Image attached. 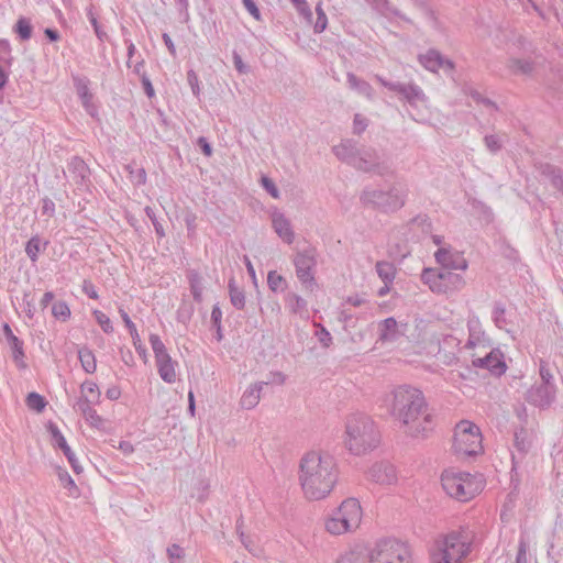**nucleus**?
<instances>
[{"label":"nucleus","mask_w":563,"mask_h":563,"mask_svg":"<svg viewBox=\"0 0 563 563\" xmlns=\"http://www.w3.org/2000/svg\"><path fill=\"white\" fill-rule=\"evenodd\" d=\"M386 404L409 437L427 438L433 430L434 413L421 390L408 385L398 386L386 398Z\"/></svg>","instance_id":"obj_1"},{"label":"nucleus","mask_w":563,"mask_h":563,"mask_svg":"<svg viewBox=\"0 0 563 563\" xmlns=\"http://www.w3.org/2000/svg\"><path fill=\"white\" fill-rule=\"evenodd\" d=\"M299 481L307 498H325L338 481V468L333 456L317 451L306 453L299 465Z\"/></svg>","instance_id":"obj_2"},{"label":"nucleus","mask_w":563,"mask_h":563,"mask_svg":"<svg viewBox=\"0 0 563 563\" xmlns=\"http://www.w3.org/2000/svg\"><path fill=\"white\" fill-rule=\"evenodd\" d=\"M333 154L343 163L364 173H374L385 176L390 168L387 158L371 146L360 147L357 142L345 139L332 147Z\"/></svg>","instance_id":"obj_3"},{"label":"nucleus","mask_w":563,"mask_h":563,"mask_svg":"<svg viewBox=\"0 0 563 563\" xmlns=\"http://www.w3.org/2000/svg\"><path fill=\"white\" fill-rule=\"evenodd\" d=\"M379 443V432L375 422L365 413L356 412L345 422V445L354 455L375 449Z\"/></svg>","instance_id":"obj_4"},{"label":"nucleus","mask_w":563,"mask_h":563,"mask_svg":"<svg viewBox=\"0 0 563 563\" xmlns=\"http://www.w3.org/2000/svg\"><path fill=\"white\" fill-rule=\"evenodd\" d=\"M474 532L467 527L452 530L437 542L433 563H461L471 552Z\"/></svg>","instance_id":"obj_5"},{"label":"nucleus","mask_w":563,"mask_h":563,"mask_svg":"<svg viewBox=\"0 0 563 563\" xmlns=\"http://www.w3.org/2000/svg\"><path fill=\"white\" fill-rule=\"evenodd\" d=\"M360 200L366 207L390 213L405 206L406 191L399 185H393L388 189L365 187L361 192Z\"/></svg>","instance_id":"obj_6"},{"label":"nucleus","mask_w":563,"mask_h":563,"mask_svg":"<svg viewBox=\"0 0 563 563\" xmlns=\"http://www.w3.org/2000/svg\"><path fill=\"white\" fill-rule=\"evenodd\" d=\"M362 519V508L356 498H346L325 521V529L331 534H342L356 529Z\"/></svg>","instance_id":"obj_7"},{"label":"nucleus","mask_w":563,"mask_h":563,"mask_svg":"<svg viewBox=\"0 0 563 563\" xmlns=\"http://www.w3.org/2000/svg\"><path fill=\"white\" fill-rule=\"evenodd\" d=\"M444 492L459 501L472 499L481 490L475 476L466 472L444 471L441 475Z\"/></svg>","instance_id":"obj_8"},{"label":"nucleus","mask_w":563,"mask_h":563,"mask_svg":"<svg viewBox=\"0 0 563 563\" xmlns=\"http://www.w3.org/2000/svg\"><path fill=\"white\" fill-rule=\"evenodd\" d=\"M421 280L434 294L452 292L460 290L465 285L461 274L445 268H424L421 273Z\"/></svg>","instance_id":"obj_9"},{"label":"nucleus","mask_w":563,"mask_h":563,"mask_svg":"<svg viewBox=\"0 0 563 563\" xmlns=\"http://www.w3.org/2000/svg\"><path fill=\"white\" fill-rule=\"evenodd\" d=\"M453 449L457 454L477 455L482 451V434L479 428L470 421H461L454 430Z\"/></svg>","instance_id":"obj_10"},{"label":"nucleus","mask_w":563,"mask_h":563,"mask_svg":"<svg viewBox=\"0 0 563 563\" xmlns=\"http://www.w3.org/2000/svg\"><path fill=\"white\" fill-rule=\"evenodd\" d=\"M368 563H409L408 548L396 539L379 540L371 550Z\"/></svg>","instance_id":"obj_11"},{"label":"nucleus","mask_w":563,"mask_h":563,"mask_svg":"<svg viewBox=\"0 0 563 563\" xmlns=\"http://www.w3.org/2000/svg\"><path fill=\"white\" fill-rule=\"evenodd\" d=\"M294 266L296 268V276L306 290L312 291L317 286L316 267H317V250L314 247H307L298 251L294 256Z\"/></svg>","instance_id":"obj_12"},{"label":"nucleus","mask_w":563,"mask_h":563,"mask_svg":"<svg viewBox=\"0 0 563 563\" xmlns=\"http://www.w3.org/2000/svg\"><path fill=\"white\" fill-rule=\"evenodd\" d=\"M376 79L388 90L402 96L404 99L410 104H416L426 100L423 90L416 84L406 85L399 81H389L380 76H376Z\"/></svg>","instance_id":"obj_13"},{"label":"nucleus","mask_w":563,"mask_h":563,"mask_svg":"<svg viewBox=\"0 0 563 563\" xmlns=\"http://www.w3.org/2000/svg\"><path fill=\"white\" fill-rule=\"evenodd\" d=\"M472 363L475 367L488 369L495 376H501L507 369L504 354L499 349H493L484 357L474 358Z\"/></svg>","instance_id":"obj_14"},{"label":"nucleus","mask_w":563,"mask_h":563,"mask_svg":"<svg viewBox=\"0 0 563 563\" xmlns=\"http://www.w3.org/2000/svg\"><path fill=\"white\" fill-rule=\"evenodd\" d=\"M47 431L52 437L53 446L58 448L63 451L64 455L66 456L67 461L69 462L75 473H80L82 471V467L80 466L75 453L71 451L70 446L68 445L65 437L62 434L58 427L54 422H49L47 424Z\"/></svg>","instance_id":"obj_15"},{"label":"nucleus","mask_w":563,"mask_h":563,"mask_svg":"<svg viewBox=\"0 0 563 563\" xmlns=\"http://www.w3.org/2000/svg\"><path fill=\"white\" fill-rule=\"evenodd\" d=\"M556 388L555 386H547V385H533L528 391L526 399L529 404L539 407V408H548L555 399Z\"/></svg>","instance_id":"obj_16"},{"label":"nucleus","mask_w":563,"mask_h":563,"mask_svg":"<svg viewBox=\"0 0 563 563\" xmlns=\"http://www.w3.org/2000/svg\"><path fill=\"white\" fill-rule=\"evenodd\" d=\"M368 476L375 483L390 485L396 481V471L394 465L387 462H378L372 465Z\"/></svg>","instance_id":"obj_17"},{"label":"nucleus","mask_w":563,"mask_h":563,"mask_svg":"<svg viewBox=\"0 0 563 563\" xmlns=\"http://www.w3.org/2000/svg\"><path fill=\"white\" fill-rule=\"evenodd\" d=\"M67 169L76 185L87 186L90 181V169L81 157H71L67 165Z\"/></svg>","instance_id":"obj_18"},{"label":"nucleus","mask_w":563,"mask_h":563,"mask_svg":"<svg viewBox=\"0 0 563 563\" xmlns=\"http://www.w3.org/2000/svg\"><path fill=\"white\" fill-rule=\"evenodd\" d=\"M420 64L430 71H438L439 68L453 69L454 63L444 58L437 49H429L426 54L419 56Z\"/></svg>","instance_id":"obj_19"},{"label":"nucleus","mask_w":563,"mask_h":563,"mask_svg":"<svg viewBox=\"0 0 563 563\" xmlns=\"http://www.w3.org/2000/svg\"><path fill=\"white\" fill-rule=\"evenodd\" d=\"M2 329L5 340L11 349L13 361L16 363L19 368H25L26 364L24 362L25 353L23 349V341L13 334L8 323H4Z\"/></svg>","instance_id":"obj_20"},{"label":"nucleus","mask_w":563,"mask_h":563,"mask_svg":"<svg viewBox=\"0 0 563 563\" xmlns=\"http://www.w3.org/2000/svg\"><path fill=\"white\" fill-rule=\"evenodd\" d=\"M435 261L445 269H460L465 271L467 268V262L464 257L451 253L448 249H439L435 254Z\"/></svg>","instance_id":"obj_21"},{"label":"nucleus","mask_w":563,"mask_h":563,"mask_svg":"<svg viewBox=\"0 0 563 563\" xmlns=\"http://www.w3.org/2000/svg\"><path fill=\"white\" fill-rule=\"evenodd\" d=\"M468 340L465 347H474L478 344L488 345L489 339L483 330L482 323L476 316H472L467 320Z\"/></svg>","instance_id":"obj_22"},{"label":"nucleus","mask_w":563,"mask_h":563,"mask_svg":"<svg viewBox=\"0 0 563 563\" xmlns=\"http://www.w3.org/2000/svg\"><path fill=\"white\" fill-rule=\"evenodd\" d=\"M92 404L97 402L91 400L88 396H84L78 399L76 407L91 427L96 429H103L104 420L91 407Z\"/></svg>","instance_id":"obj_23"},{"label":"nucleus","mask_w":563,"mask_h":563,"mask_svg":"<svg viewBox=\"0 0 563 563\" xmlns=\"http://www.w3.org/2000/svg\"><path fill=\"white\" fill-rule=\"evenodd\" d=\"M272 223L276 234L287 244H291L295 240V232L290 221L280 212L272 216Z\"/></svg>","instance_id":"obj_24"},{"label":"nucleus","mask_w":563,"mask_h":563,"mask_svg":"<svg viewBox=\"0 0 563 563\" xmlns=\"http://www.w3.org/2000/svg\"><path fill=\"white\" fill-rule=\"evenodd\" d=\"M378 341L385 343L396 342L404 333L399 331L398 323L395 318L389 317L378 323Z\"/></svg>","instance_id":"obj_25"},{"label":"nucleus","mask_w":563,"mask_h":563,"mask_svg":"<svg viewBox=\"0 0 563 563\" xmlns=\"http://www.w3.org/2000/svg\"><path fill=\"white\" fill-rule=\"evenodd\" d=\"M159 377L167 384L176 382V363L172 360L170 355H163L155 360Z\"/></svg>","instance_id":"obj_26"},{"label":"nucleus","mask_w":563,"mask_h":563,"mask_svg":"<svg viewBox=\"0 0 563 563\" xmlns=\"http://www.w3.org/2000/svg\"><path fill=\"white\" fill-rule=\"evenodd\" d=\"M119 312H120V316L122 318V321L124 322L125 327L128 328V330L130 332V335L132 338V342H133V345H134L136 352L141 356L145 357L146 356V349L142 344V341H141V338H140V334H139V332L136 330L135 324L133 323V321L131 320V318L129 317V314L125 312L124 309L120 308Z\"/></svg>","instance_id":"obj_27"},{"label":"nucleus","mask_w":563,"mask_h":563,"mask_svg":"<svg viewBox=\"0 0 563 563\" xmlns=\"http://www.w3.org/2000/svg\"><path fill=\"white\" fill-rule=\"evenodd\" d=\"M268 385V383H255L250 388H247L241 397V406L244 409L254 408L260 401V394L263 389V386Z\"/></svg>","instance_id":"obj_28"},{"label":"nucleus","mask_w":563,"mask_h":563,"mask_svg":"<svg viewBox=\"0 0 563 563\" xmlns=\"http://www.w3.org/2000/svg\"><path fill=\"white\" fill-rule=\"evenodd\" d=\"M346 81L349 87L356 90L360 95L367 99L374 98L373 87L366 80L358 78L353 73H347Z\"/></svg>","instance_id":"obj_29"},{"label":"nucleus","mask_w":563,"mask_h":563,"mask_svg":"<svg viewBox=\"0 0 563 563\" xmlns=\"http://www.w3.org/2000/svg\"><path fill=\"white\" fill-rule=\"evenodd\" d=\"M48 245V241H42V239L36 234L33 235L25 244V253L32 263H36L38 260V255L41 252L46 250Z\"/></svg>","instance_id":"obj_30"},{"label":"nucleus","mask_w":563,"mask_h":563,"mask_svg":"<svg viewBox=\"0 0 563 563\" xmlns=\"http://www.w3.org/2000/svg\"><path fill=\"white\" fill-rule=\"evenodd\" d=\"M541 174L547 177L552 186L563 195V170L556 166L545 164L542 166Z\"/></svg>","instance_id":"obj_31"},{"label":"nucleus","mask_w":563,"mask_h":563,"mask_svg":"<svg viewBox=\"0 0 563 563\" xmlns=\"http://www.w3.org/2000/svg\"><path fill=\"white\" fill-rule=\"evenodd\" d=\"M56 475L62 484V486L68 490V495L71 497H78L79 496V489L73 479V477L69 475L66 468L57 466L56 467Z\"/></svg>","instance_id":"obj_32"},{"label":"nucleus","mask_w":563,"mask_h":563,"mask_svg":"<svg viewBox=\"0 0 563 563\" xmlns=\"http://www.w3.org/2000/svg\"><path fill=\"white\" fill-rule=\"evenodd\" d=\"M228 289L232 306L239 310L243 309L245 307V294L243 289L236 286L234 278L229 280Z\"/></svg>","instance_id":"obj_33"},{"label":"nucleus","mask_w":563,"mask_h":563,"mask_svg":"<svg viewBox=\"0 0 563 563\" xmlns=\"http://www.w3.org/2000/svg\"><path fill=\"white\" fill-rule=\"evenodd\" d=\"M78 358L82 366V369L88 374H93L97 369L96 357L92 351L88 347H81L78 350Z\"/></svg>","instance_id":"obj_34"},{"label":"nucleus","mask_w":563,"mask_h":563,"mask_svg":"<svg viewBox=\"0 0 563 563\" xmlns=\"http://www.w3.org/2000/svg\"><path fill=\"white\" fill-rule=\"evenodd\" d=\"M335 563H368V555L361 549H354L341 554Z\"/></svg>","instance_id":"obj_35"},{"label":"nucleus","mask_w":563,"mask_h":563,"mask_svg":"<svg viewBox=\"0 0 563 563\" xmlns=\"http://www.w3.org/2000/svg\"><path fill=\"white\" fill-rule=\"evenodd\" d=\"M13 31L21 41L30 40L33 32V26L30 19L20 16L13 26Z\"/></svg>","instance_id":"obj_36"},{"label":"nucleus","mask_w":563,"mask_h":563,"mask_svg":"<svg viewBox=\"0 0 563 563\" xmlns=\"http://www.w3.org/2000/svg\"><path fill=\"white\" fill-rule=\"evenodd\" d=\"M508 67L516 75H529L533 70V63L527 59L511 58Z\"/></svg>","instance_id":"obj_37"},{"label":"nucleus","mask_w":563,"mask_h":563,"mask_svg":"<svg viewBox=\"0 0 563 563\" xmlns=\"http://www.w3.org/2000/svg\"><path fill=\"white\" fill-rule=\"evenodd\" d=\"M376 273L385 284L391 283L395 278V268L394 265L389 262H377Z\"/></svg>","instance_id":"obj_38"},{"label":"nucleus","mask_w":563,"mask_h":563,"mask_svg":"<svg viewBox=\"0 0 563 563\" xmlns=\"http://www.w3.org/2000/svg\"><path fill=\"white\" fill-rule=\"evenodd\" d=\"M75 87H76L77 93L80 98L81 104L88 106V102H91L93 99V95L89 91L88 80L81 79V78H76Z\"/></svg>","instance_id":"obj_39"},{"label":"nucleus","mask_w":563,"mask_h":563,"mask_svg":"<svg viewBox=\"0 0 563 563\" xmlns=\"http://www.w3.org/2000/svg\"><path fill=\"white\" fill-rule=\"evenodd\" d=\"M52 314L57 320L66 322L67 320H69V318L71 316V311L66 301L58 300V301H55L52 306Z\"/></svg>","instance_id":"obj_40"},{"label":"nucleus","mask_w":563,"mask_h":563,"mask_svg":"<svg viewBox=\"0 0 563 563\" xmlns=\"http://www.w3.org/2000/svg\"><path fill=\"white\" fill-rule=\"evenodd\" d=\"M25 402L29 409L36 412H42L47 405L46 399L35 391H32L26 396Z\"/></svg>","instance_id":"obj_41"},{"label":"nucleus","mask_w":563,"mask_h":563,"mask_svg":"<svg viewBox=\"0 0 563 563\" xmlns=\"http://www.w3.org/2000/svg\"><path fill=\"white\" fill-rule=\"evenodd\" d=\"M286 305L292 313H300L307 308V301L297 294H288Z\"/></svg>","instance_id":"obj_42"},{"label":"nucleus","mask_w":563,"mask_h":563,"mask_svg":"<svg viewBox=\"0 0 563 563\" xmlns=\"http://www.w3.org/2000/svg\"><path fill=\"white\" fill-rule=\"evenodd\" d=\"M189 285L190 292L194 297V300L198 303L202 301V284L201 277L197 273H191L189 275Z\"/></svg>","instance_id":"obj_43"},{"label":"nucleus","mask_w":563,"mask_h":563,"mask_svg":"<svg viewBox=\"0 0 563 563\" xmlns=\"http://www.w3.org/2000/svg\"><path fill=\"white\" fill-rule=\"evenodd\" d=\"M166 554L169 563H184L185 549L177 543L167 547Z\"/></svg>","instance_id":"obj_44"},{"label":"nucleus","mask_w":563,"mask_h":563,"mask_svg":"<svg viewBox=\"0 0 563 563\" xmlns=\"http://www.w3.org/2000/svg\"><path fill=\"white\" fill-rule=\"evenodd\" d=\"M80 390L82 394L81 397L88 396L91 400L99 402L101 394L96 383L86 380L81 384Z\"/></svg>","instance_id":"obj_45"},{"label":"nucleus","mask_w":563,"mask_h":563,"mask_svg":"<svg viewBox=\"0 0 563 563\" xmlns=\"http://www.w3.org/2000/svg\"><path fill=\"white\" fill-rule=\"evenodd\" d=\"M13 56L11 54L10 42L5 38L0 40V65L11 67Z\"/></svg>","instance_id":"obj_46"},{"label":"nucleus","mask_w":563,"mask_h":563,"mask_svg":"<svg viewBox=\"0 0 563 563\" xmlns=\"http://www.w3.org/2000/svg\"><path fill=\"white\" fill-rule=\"evenodd\" d=\"M267 285L272 291L277 292L284 290L286 280L276 271H271L267 275Z\"/></svg>","instance_id":"obj_47"},{"label":"nucleus","mask_w":563,"mask_h":563,"mask_svg":"<svg viewBox=\"0 0 563 563\" xmlns=\"http://www.w3.org/2000/svg\"><path fill=\"white\" fill-rule=\"evenodd\" d=\"M505 314H506L505 306L500 302H495L492 319L498 329H504L505 325L507 324Z\"/></svg>","instance_id":"obj_48"},{"label":"nucleus","mask_w":563,"mask_h":563,"mask_svg":"<svg viewBox=\"0 0 563 563\" xmlns=\"http://www.w3.org/2000/svg\"><path fill=\"white\" fill-rule=\"evenodd\" d=\"M92 314L104 333L109 334L113 332L112 322L106 313L100 310H93Z\"/></svg>","instance_id":"obj_49"},{"label":"nucleus","mask_w":563,"mask_h":563,"mask_svg":"<svg viewBox=\"0 0 563 563\" xmlns=\"http://www.w3.org/2000/svg\"><path fill=\"white\" fill-rule=\"evenodd\" d=\"M150 343L155 355V360L163 355H168L165 344L157 334L150 335Z\"/></svg>","instance_id":"obj_50"},{"label":"nucleus","mask_w":563,"mask_h":563,"mask_svg":"<svg viewBox=\"0 0 563 563\" xmlns=\"http://www.w3.org/2000/svg\"><path fill=\"white\" fill-rule=\"evenodd\" d=\"M316 12H317V21L314 23L313 30L314 33H322L328 24V18L322 9V2H319L316 5Z\"/></svg>","instance_id":"obj_51"},{"label":"nucleus","mask_w":563,"mask_h":563,"mask_svg":"<svg viewBox=\"0 0 563 563\" xmlns=\"http://www.w3.org/2000/svg\"><path fill=\"white\" fill-rule=\"evenodd\" d=\"M539 374H540V377H541V384L542 385L555 386L554 383H553V375L551 373L549 364L545 361H543V360H540Z\"/></svg>","instance_id":"obj_52"},{"label":"nucleus","mask_w":563,"mask_h":563,"mask_svg":"<svg viewBox=\"0 0 563 563\" xmlns=\"http://www.w3.org/2000/svg\"><path fill=\"white\" fill-rule=\"evenodd\" d=\"M503 139L497 134H489L484 137V143L487 150L492 153H497L503 147Z\"/></svg>","instance_id":"obj_53"},{"label":"nucleus","mask_w":563,"mask_h":563,"mask_svg":"<svg viewBox=\"0 0 563 563\" xmlns=\"http://www.w3.org/2000/svg\"><path fill=\"white\" fill-rule=\"evenodd\" d=\"M411 3L419 9L428 19L437 20V15L432 7L430 5L429 0H410Z\"/></svg>","instance_id":"obj_54"},{"label":"nucleus","mask_w":563,"mask_h":563,"mask_svg":"<svg viewBox=\"0 0 563 563\" xmlns=\"http://www.w3.org/2000/svg\"><path fill=\"white\" fill-rule=\"evenodd\" d=\"M300 15H302L309 23L312 21V12L306 0H290Z\"/></svg>","instance_id":"obj_55"},{"label":"nucleus","mask_w":563,"mask_h":563,"mask_svg":"<svg viewBox=\"0 0 563 563\" xmlns=\"http://www.w3.org/2000/svg\"><path fill=\"white\" fill-rule=\"evenodd\" d=\"M368 119L362 115L361 113L354 114L353 133L356 135H361L368 126Z\"/></svg>","instance_id":"obj_56"},{"label":"nucleus","mask_w":563,"mask_h":563,"mask_svg":"<svg viewBox=\"0 0 563 563\" xmlns=\"http://www.w3.org/2000/svg\"><path fill=\"white\" fill-rule=\"evenodd\" d=\"M144 211H145L147 218L151 220L157 236L164 238L165 236L164 228H163L162 223L157 220L154 210L147 206V207H145Z\"/></svg>","instance_id":"obj_57"},{"label":"nucleus","mask_w":563,"mask_h":563,"mask_svg":"<svg viewBox=\"0 0 563 563\" xmlns=\"http://www.w3.org/2000/svg\"><path fill=\"white\" fill-rule=\"evenodd\" d=\"M239 539H240L241 543L244 545V548L250 553L257 555V553L260 552V549L251 536H247L244 532H240Z\"/></svg>","instance_id":"obj_58"},{"label":"nucleus","mask_w":563,"mask_h":563,"mask_svg":"<svg viewBox=\"0 0 563 563\" xmlns=\"http://www.w3.org/2000/svg\"><path fill=\"white\" fill-rule=\"evenodd\" d=\"M515 446L521 453H525V452L528 451V449L530 446V443H529V441H527V439L525 437V430L523 429H521L518 432H515Z\"/></svg>","instance_id":"obj_59"},{"label":"nucleus","mask_w":563,"mask_h":563,"mask_svg":"<svg viewBox=\"0 0 563 563\" xmlns=\"http://www.w3.org/2000/svg\"><path fill=\"white\" fill-rule=\"evenodd\" d=\"M261 184L263 188L273 197L279 198V190L276 187L275 183L267 176H263L261 178Z\"/></svg>","instance_id":"obj_60"},{"label":"nucleus","mask_w":563,"mask_h":563,"mask_svg":"<svg viewBox=\"0 0 563 563\" xmlns=\"http://www.w3.org/2000/svg\"><path fill=\"white\" fill-rule=\"evenodd\" d=\"M242 3L244 8L247 10V12L256 20H262L261 11L254 0H242Z\"/></svg>","instance_id":"obj_61"},{"label":"nucleus","mask_w":563,"mask_h":563,"mask_svg":"<svg viewBox=\"0 0 563 563\" xmlns=\"http://www.w3.org/2000/svg\"><path fill=\"white\" fill-rule=\"evenodd\" d=\"M192 312H194V307L191 305H189V306L184 305L177 311L178 321H180L183 323H187L190 320Z\"/></svg>","instance_id":"obj_62"},{"label":"nucleus","mask_w":563,"mask_h":563,"mask_svg":"<svg viewBox=\"0 0 563 563\" xmlns=\"http://www.w3.org/2000/svg\"><path fill=\"white\" fill-rule=\"evenodd\" d=\"M384 4H385V8L386 10L394 16L407 22V23H412V20L410 18H408L406 14H404L399 9H397L396 7L391 5L389 3L388 0H385L384 1Z\"/></svg>","instance_id":"obj_63"},{"label":"nucleus","mask_w":563,"mask_h":563,"mask_svg":"<svg viewBox=\"0 0 563 563\" xmlns=\"http://www.w3.org/2000/svg\"><path fill=\"white\" fill-rule=\"evenodd\" d=\"M23 310L29 319H33L35 306L33 303V300L30 299V294L27 292L23 295Z\"/></svg>","instance_id":"obj_64"}]
</instances>
